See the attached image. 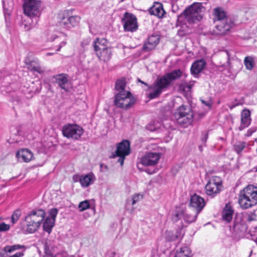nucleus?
<instances>
[{"instance_id": "nucleus-1", "label": "nucleus", "mask_w": 257, "mask_h": 257, "mask_svg": "<svg viewBox=\"0 0 257 257\" xmlns=\"http://www.w3.org/2000/svg\"><path fill=\"white\" fill-rule=\"evenodd\" d=\"M126 86V79L122 77L117 79L115 84V89L118 91L115 94L114 103L119 108L128 109L131 107L136 101L131 92L124 89Z\"/></svg>"}, {"instance_id": "nucleus-2", "label": "nucleus", "mask_w": 257, "mask_h": 257, "mask_svg": "<svg viewBox=\"0 0 257 257\" xmlns=\"http://www.w3.org/2000/svg\"><path fill=\"white\" fill-rule=\"evenodd\" d=\"M238 203L242 209H248L257 204V187L248 185L238 195Z\"/></svg>"}, {"instance_id": "nucleus-3", "label": "nucleus", "mask_w": 257, "mask_h": 257, "mask_svg": "<svg viewBox=\"0 0 257 257\" xmlns=\"http://www.w3.org/2000/svg\"><path fill=\"white\" fill-rule=\"evenodd\" d=\"M45 215V211L42 209H34L30 212L24 218L27 224V231L30 233L36 231Z\"/></svg>"}, {"instance_id": "nucleus-4", "label": "nucleus", "mask_w": 257, "mask_h": 257, "mask_svg": "<svg viewBox=\"0 0 257 257\" xmlns=\"http://www.w3.org/2000/svg\"><path fill=\"white\" fill-rule=\"evenodd\" d=\"M41 5L40 0H26L23 5L24 14L32 20L33 25H36L39 20L41 14Z\"/></svg>"}, {"instance_id": "nucleus-5", "label": "nucleus", "mask_w": 257, "mask_h": 257, "mask_svg": "<svg viewBox=\"0 0 257 257\" xmlns=\"http://www.w3.org/2000/svg\"><path fill=\"white\" fill-rule=\"evenodd\" d=\"M204 10L202 3H194L185 10V20L189 23L200 21L202 18V12Z\"/></svg>"}, {"instance_id": "nucleus-6", "label": "nucleus", "mask_w": 257, "mask_h": 257, "mask_svg": "<svg viewBox=\"0 0 257 257\" xmlns=\"http://www.w3.org/2000/svg\"><path fill=\"white\" fill-rule=\"evenodd\" d=\"M159 158V154L155 153H149L139 159V161L137 163V168L141 171H145L149 174H154L156 172V169H145L144 167L155 165Z\"/></svg>"}, {"instance_id": "nucleus-7", "label": "nucleus", "mask_w": 257, "mask_h": 257, "mask_svg": "<svg viewBox=\"0 0 257 257\" xmlns=\"http://www.w3.org/2000/svg\"><path fill=\"white\" fill-rule=\"evenodd\" d=\"M175 117L178 123L185 127L191 124L194 114L190 107L182 105L176 111Z\"/></svg>"}, {"instance_id": "nucleus-8", "label": "nucleus", "mask_w": 257, "mask_h": 257, "mask_svg": "<svg viewBox=\"0 0 257 257\" xmlns=\"http://www.w3.org/2000/svg\"><path fill=\"white\" fill-rule=\"evenodd\" d=\"M199 213L193 209H189L183 210L180 209H177L173 215L172 219L173 222H177L180 219L183 218L187 224H190L196 221Z\"/></svg>"}, {"instance_id": "nucleus-9", "label": "nucleus", "mask_w": 257, "mask_h": 257, "mask_svg": "<svg viewBox=\"0 0 257 257\" xmlns=\"http://www.w3.org/2000/svg\"><path fill=\"white\" fill-rule=\"evenodd\" d=\"M62 132L64 137L67 139L77 141L81 138L84 130L82 127L75 123H68L63 126Z\"/></svg>"}, {"instance_id": "nucleus-10", "label": "nucleus", "mask_w": 257, "mask_h": 257, "mask_svg": "<svg viewBox=\"0 0 257 257\" xmlns=\"http://www.w3.org/2000/svg\"><path fill=\"white\" fill-rule=\"evenodd\" d=\"M222 181L218 176H213L206 184L205 189L207 195L214 197L222 190Z\"/></svg>"}, {"instance_id": "nucleus-11", "label": "nucleus", "mask_w": 257, "mask_h": 257, "mask_svg": "<svg viewBox=\"0 0 257 257\" xmlns=\"http://www.w3.org/2000/svg\"><path fill=\"white\" fill-rule=\"evenodd\" d=\"M59 24L61 26L66 29L77 26L79 23L80 18L78 16H70L69 11H65L59 16Z\"/></svg>"}, {"instance_id": "nucleus-12", "label": "nucleus", "mask_w": 257, "mask_h": 257, "mask_svg": "<svg viewBox=\"0 0 257 257\" xmlns=\"http://www.w3.org/2000/svg\"><path fill=\"white\" fill-rule=\"evenodd\" d=\"M124 31L134 32L138 29L136 17L130 13L125 12L121 19Z\"/></svg>"}, {"instance_id": "nucleus-13", "label": "nucleus", "mask_w": 257, "mask_h": 257, "mask_svg": "<svg viewBox=\"0 0 257 257\" xmlns=\"http://www.w3.org/2000/svg\"><path fill=\"white\" fill-rule=\"evenodd\" d=\"M205 205V202L204 199L200 196L194 194L191 196L189 202L190 209H193L199 213Z\"/></svg>"}, {"instance_id": "nucleus-14", "label": "nucleus", "mask_w": 257, "mask_h": 257, "mask_svg": "<svg viewBox=\"0 0 257 257\" xmlns=\"http://www.w3.org/2000/svg\"><path fill=\"white\" fill-rule=\"evenodd\" d=\"M131 153L130 143L128 141L124 140L118 143L115 152L110 156L111 158H114L116 156H127Z\"/></svg>"}, {"instance_id": "nucleus-15", "label": "nucleus", "mask_w": 257, "mask_h": 257, "mask_svg": "<svg viewBox=\"0 0 257 257\" xmlns=\"http://www.w3.org/2000/svg\"><path fill=\"white\" fill-rule=\"evenodd\" d=\"M148 92L146 95L150 99L158 97L161 94V77H158L156 81L148 87Z\"/></svg>"}, {"instance_id": "nucleus-16", "label": "nucleus", "mask_w": 257, "mask_h": 257, "mask_svg": "<svg viewBox=\"0 0 257 257\" xmlns=\"http://www.w3.org/2000/svg\"><path fill=\"white\" fill-rule=\"evenodd\" d=\"M231 28V24L225 21L220 22L213 30L212 34L217 36H223L227 34Z\"/></svg>"}, {"instance_id": "nucleus-17", "label": "nucleus", "mask_w": 257, "mask_h": 257, "mask_svg": "<svg viewBox=\"0 0 257 257\" xmlns=\"http://www.w3.org/2000/svg\"><path fill=\"white\" fill-rule=\"evenodd\" d=\"M181 75V71L177 69L162 77V90L169 86L173 80L180 77Z\"/></svg>"}, {"instance_id": "nucleus-18", "label": "nucleus", "mask_w": 257, "mask_h": 257, "mask_svg": "<svg viewBox=\"0 0 257 257\" xmlns=\"http://www.w3.org/2000/svg\"><path fill=\"white\" fill-rule=\"evenodd\" d=\"M160 39L159 35H152L149 36L142 48V49L145 52L150 51L155 48L157 45L159 43Z\"/></svg>"}, {"instance_id": "nucleus-19", "label": "nucleus", "mask_w": 257, "mask_h": 257, "mask_svg": "<svg viewBox=\"0 0 257 257\" xmlns=\"http://www.w3.org/2000/svg\"><path fill=\"white\" fill-rule=\"evenodd\" d=\"M250 111L247 109H244L241 112V124L238 127L239 131H242L248 127L251 121Z\"/></svg>"}, {"instance_id": "nucleus-20", "label": "nucleus", "mask_w": 257, "mask_h": 257, "mask_svg": "<svg viewBox=\"0 0 257 257\" xmlns=\"http://www.w3.org/2000/svg\"><path fill=\"white\" fill-rule=\"evenodd\" d=\"M55 78L56 83L62 89L66 92L68 91L67 85L68 84V75L66 74H60L54 77Z\"/></svg>"}, {"instance_id": "nucleus-21", "label": "nucleus", "mask_w": 257, "mask_h": 257, "mask_svg": "<svg viewBox=\"0 0 257 257\" xmlns=\"http://www.w3.org/2000/svg\"><path fill=\"white\" fill-rule=\"evenodd\" d=\"M206 63L203 59H200L194 62L191 67V74L197 76L205 68Z\"/></svg>"}, {"instance_id": "nucleus-22", "label": "nucleus", "mask_w": 257, "mask_h": 257, "mask_svg": "<svg viewBox=\"0 0 257 257\" xmlns=\"http://www.w3.org/2000/svg\"><path fill=\"white\" fill-rule=\"evenodd\" d=\"M143 199V195L141 193H136L131 196V198H128L125 203V207L127 210L133 212L134 210L133 207L130 208L129 205L131 204L134 206L137 203L139 202Z\"/></svg>"}, {"instance_id": "nucleus-23", "label": "nucleus", "mask_w": 257, "mask_h": 257, "mask_svg": "<svg viewBox=\"0 0 257 257\" xmlns=\"http://www.w3.org/2000/svg\"><path fill=\"white\" fill-rule=\"evenodd\" d=\"M25 63L28 69L31 71L36 72L39 74H42L45 72V69L41 66L38 60H32L30 62L25 60Z\"/></svg>"}, {"instance_id": "nucleus-24", "label": "nucleus", "mask_w": 257, "mask_h": 257, "mask_svg": "<svg viewBox=\"0 0 257 257\" xmlns=\"http://www.w3.org/2000/svg\"><path fill=\"white\" fill-rule=\"evenodd\" d=\"M108 41L105 38H96L93 42L92 46L96 53L107 48Z\"/></svg>"}, {"instance_id": "nucleus-25", "label": "nucleus", "mask_w": 257, "mask_h": 257, "mask_svg": "<svg viewBox=\"0 0 257 257\" xmlns=\"http://www.w3.org/2000/svg\"><path fill=\"white\" fill-rule=\"evenodd\" d=\"M17 157L25 162L31 161L33 158V154L31 151L28 149H23L19 150L16 154Z\"/></svg>"}, {"instance_id": "nucleus-26", "label": "nucleus", "mask_w": 257, "mask_h": 257, "mask_svg": "<svg viewBox=\"0 0 257 257\" xmlns=\"http://www.w3.org/2000/svg\"><path fill=\"white\" fill-rule=\"evenodd\" d=\"M233 210L230 204H227L222 212L223 220L226 222H229L232 219Z\"/></svg>"}, {"instance_id": "nucleus-27", "label": "nucleus", "mask_w": 257, "mask_h": 257, "mask_svg": "<svg viewBox=\"0 0 257 257\" xmlns=\"http://www.w3.org/2000/svg\"><path fill=\"white\" fill-rule=\"evenodd\" d=\"M98 58L104 62L108 61L112 56V52L110 48L107 47L96 53Z\"/></svg>"}, {"instance_id": "nucleus-28", "label": "nucleus", "mask_w": 257, "mask_h": 257, "mask_svg": "<svg viewBox=\"0 0 257 257\" xmlns=\"http://www.w3.org/2000/svg\"><path fill=\"white\" fill-rule=\"evenodd\" d=\"M26 247L24 245L14 244L13 245H7L4 247L2 251L0 252V255L4 256L7 253H11L15 250H20L21 249H25Z\"/></svg>"}, {"instance_id": "nucleus-29", "label": "nucleus", "mask_w": 257, "mask_h": 257, "mask_svg": "<svg viewBox=\"0 0 257 257\" xmlns=\"http://www.w3.org/2000/svg\"><path fill=\"white\" fill-rule=\"evenodd\" d=\"M213 15L214 16V21L215 20L221 22L224 21L226 18V13L222 8L218 7L213 10Z\"/></svg>"}, {"instance_id": "nucleus-30", "label": "nucleus", "mask_w": 257, "mask_h": 257, "mask_svg": "<svg viewBox=\"0 0 257 257\" xmlns=\"http://www.w3.org/2000/svg\"><path fill=\"white\" fill-rule=\"evenodd\" d=\"M93 175L92 174H86L85 175H81L79 178L81 185L83 187H87L91 184L93 183L92 179Z\"/></svg>"}, {"instance_id": "nucleus-31", "label": "nucleus", "mask_w": 257, "mask_h": 257, "mask_svg": "<svg viewBox=\"0 0 257 257\" xmlns=\"http://www.w3.org/2000/svg\"><path fill=\"white\" fill-rule=\"evenodd\" d=\"M183 235L184 232H183L182 229H180L175 234L170 231H167L166 232V238L169 241H172L182 237Z\"/></svg>"}, {"instance_id": "nucleus-32", "label": "nucleus", "mask_w": 257, "mask_h": 257, "mask_svg": "<svg viewBox=\"0 0 257 257\" xmlns=\"http://www.w3.org/2000/svg\"><path fill=\"white\" fill-rule=\"evenodd\" d=\"M149 13L151 15L157 16L159 18H161L160 13L161 12V3L159 2H155L154 5L149 8Z\"/></svg>"}, {"instance_id": "nucleus-33", "label": "nucleus", "mask_w": 257, "mask_h": 257, "mask_svg": "<svg viewBox=\"0 0 257 257\" xmlns=\"http://www.w3.org/2000/svg\"><path fill=\"white\" fill-rule=\"evenodd\" d=\"M55 222V221L52 220L50 217H47L43 223V228L44 231L50 234L52 231V228L54 226Z\"/></svg>"}, {"instance_id": "nucleus-34", "label": "nucleus", "mask_w": 257, "mask_h": 257, "mask_svg": "<svg viewBox=\"0 0 257 257\" xmlns=\"http://www.w3.org/2000/svg\"><path fill=\"white\" fill-rule=\"evenodd\" d=\"M191 250L187 246L183 247L177 250L174 257H191Z\"/></svg>"}, {"instance_id": "nucleus-35", "label": "nucleus", "mask_w": 257, "mask_h": 257, "mask_svg": "<svg viewBox=\"0 0 257 257\" xmlns=\"http://www.w3.org/2000/svg\"><path fill=\"white\" fill-rule=\"evenodd\" d=\"M44 250L45 255L44 256H56L52 252V245L51 241L49 240H47L43 242Z\"/></svg>"}, {"instance_id": "nucleus-36", "label": "nucleus", "mask_w": 257, "mask_h": 257, "mask_svg": "<svg viewBox=\"0 0 257 257\" xmlns=\"http://www.w3.org/2000/svg\"><path fill=\"white\" fill-rule=\"evenodd\" d=\"M253 59L252 57L250 56L246 57L244 60V64L247 70H251L253 66Z\"/></svg>"}, {"instance_id": "nucleus-37", "label": "nucleus", "mask_w": 257, "mask_h": 257, "mask_svg": "<svg viewBox=\"0 0 257 257\" xmlns=\"http://www.w3.org/2000/svg\"><path fill=\"white\" fill-rule=\"evenodd\" d=\"M21 215V211L20 209L16 210L11 216V221L13 224L16 223Z\"/></svg>"}, {"instance_id": "nucleus-38", "label": "nucleus", "mask_w": 257, "mask_h": 257, "mask_svg": "<svg viewBox=\"0 0 257 257\" xmlns=\"http://www.w3.org/2000/svg\"><path fill=\"white\" fill-rule=\"evenodd\" d=\"M90 207V203L89 201L85 200L81 201L79 203L78 208L80 211H83L89 208Z\"/></svg>"}, {"instance_id": "nucleus-39", "label": "nucleus", "mask_w": 257, "mask_h": 257, "mask_svg": "<svg viewBox=\"0 0 257 257\" xmlns=\"http://www.w3.org/2000/svg\"><path fill=\"white\" fill-rule=\"evenodd\" d=\"M58 213V209L57 208H54L51 209L49 211V216L48 217H50L52 220L55 221Z\"/></svg>"}, {"instance_id": "nucleus-40", "label": "nucleus", "mask_w": 257, "mask_h": 257, "mask_svg": "<svg viewBox=\"0 0 257 257\" xmlns=\"http://www.w3.org/2000/svg\"><path fill=\"white\" fill-rule=\"evenodd\" d=\"M246 144L245 142H239L234 145V149L237 153H239L244 149Z\"/></svg>"}, {"instance_id": "nucleus-41", "label": "nucleus", "mask_w": 257, "mask_h": 257, "mask_svg": "<svg viewBox=\"0 0 257 257\" xmlns=\"http://www.w3.org/2000/svg\"><path fill=\"white\" fill-rule=\"evenodd\" d=\"M257 220V210L253 211L250 212L248 214L247 216V220L248 221H252Z\"/></svg>"}, {"instance_id": "nucleus-42", "label": "nucleus", "mask_w": 257, "mask_h": 257, "mask_svg": "<svg viewBox=\"0 0 257 257\" xmlns=\"http://www.w3.org/2000/svg\"><path fill=\"white\" fill-rule=\"evenodd\" d=\"M10 228L9 224H6L5 222L0 223V232H5L8 231Z\"/></svg>"}, {"instance_id": "nucleus-43", "label": "nucleus", "mask_w": 257, "mask_h": 257, "mask_svg": "<svg viewBox=\"0 0 257 257\" xmlns=\"http://www.w3.org/2000/svg\"><path fill=\"white\" fill-rule=\"evenodd\" d=\"M125 156H126L124 155L116 156V157H119L118 159L117 160V162L120 163L121 166H122L123 164L124 160L125 158Z\"/></svg>"}, {"instance_id": "nucleus-44", "label": "nucleus", "mask_w": 257, "mask_h": 257, "mask_svg": "<svg viewBox=\"0 0 257 257\" xmlns=\"http://www.w3.org/2000/svg\"><path fill=\"white\" fill-rule=\"evenodd\" d=\"M256 129L255 128H250L248 129L245 134L246 137H250L251 135L256 131Z\"/></svg>"}, {"instance_id": "nucleus-45", "label": "nucleus", "mask_w": 257, "mask_h": 257, "mask_svg": "<svg viewBox=\"0 0 257 257\" xmlns=\"http://www.w3.org/2000/svg\"><path fill=\"white\" fill-rule=\"evenodd\" d=\"M208 138V134L205 133L202 135L201 140L203 143H205Z\"/></svg>"}, {"instance_id": "nucleus-46", "label": "nucleus", "mask_w": 257, "mask_h": 257, "mask_svg": "<svg viewBox=\"0 0 257 257\" xmlns=\"http://www.w3.org/2000/svg\"><path fill=\"white\" fill-rule=\"evenodd\" d=\"M31 25L34 26L33 25H32V23L31 24ZM22 26L24 27L27 31L29 30L31 28V25H28L27 24L25 23V22L22 23Z\"/></svg>"}, {"instance_id": "nucleus-47", "label": "nucleus", "mask_w": 257, "mask_h": 257, "mask_svg": "<svg viewBox=\"0 0 257 257\" xmlns=\"http://www.w3.org/2000/svg\"><path fill=\"white\" fill-rule=\"evenodd\" d=\"M235 101L236 102L235 103H233L231 106H229V108L230 109H232V108H233L234 107H235L236 106H238V105L242 104L241 102H240V101H237L236 99L235 100Z\"/></svg>"}, {"instance_id": "nucleus-48", "label": "nucleus", "mask_w": 257, "mask_h": 257, "mask_svg": "<svg viewBox=\"0 0 257 257\" xmlns=\"http://www.w3.org/2000/svg\"><path fill=\"white\" fill-rule=\"evenodd\" d=\"M24 255L23 252H18L13 255L10 256L9 257H22Z\"/></svg>"}, {"instance_id": "nucleus-49", "label": "nucleus", "mask_w": 257, "mask_h": 257, "mask_svg": "<svg viewBox=\"0 0 257 257\" xmlns=\"http://www.w3.org/2000/svg\"><path fill=\"white\" fill-rule=\"evenodd\" d=\"M201 101L204 104L207 106L208 107L210 108L211 107L212 103L210 101H205L203 100H202Z\"/></svg>"}, {"instance_id": "nucleus-50", "label": "nucleus", "mask_w": 257, "mask_h": 257, "mask_svg": "<svg viewBox=\"0 0 257 257\" xmlns=\"http://www.w3.org/2000/svg\"><path fill=\"white\" fill-rule=\"evenodd\" d=\"M147 128L152 132H153L156 130V127L153 126L152 124H150L147 126Z\"/></svg>"}, {"instance_id": "nucleus-51", "label": "nucleus", "mask_w": 257, "mask_h": 257, "mask_svg": "<svg viewBox=\"0 0 257 257\" xmlns=\"http://www.w3.org/2000/svg\"><path fill=\"white\" fill-rule=\"evenodd\" d=\"M89 44V41L87 40H83L81 43V45L82 47H85V46L88 45Z\"/></svg>"}, {"instance_id": "nucleus-52", "label": "nucleus", "mask_w": 257, "mask_h": 257, "mask_svg": "<svg viewBox=\"0 0 257 257\" xmlns=\"http://www.w3.org/2000/svg\"><path fill=\"white\" fill-rule=\"evenodd\" d=\"M194 85V82H190L189 83L187 84L186 86V87L188 89V90H189L191 89L192 87Z\"/></svg>"}, {"instance_id": "nucleus-53", "label": "nucleus", "mask_w": 257, "mask_h": 257, "mask_svg": "<svg viewBox=\"0 0 257 257\" xmlns=\"http://www.w3.org/2000/svg\"><path fill=\"white\" fill-rule=\"evenodd\" d=\"M100 168L101 170V171H104V169L107 170V167L106 165H104L103 164H100Z\"/></svg>"}, {"instance_id": "nucleus-54", "label": "nucleus", "mask_w": 257, "mask_h": 257, "mask_svg": "<svg viewBox=\"0 0 257 257\" xmlns=\"http://www.w3.org/2000/svg\"><path fill=\"white\" fill-rule=\"evenodd\" d=\"M66 44V42H64V41H62L60 44V46L59 47V48H58V49L57 50V51H59L61 49V48L64 46H65Z\"/></svg>"}, {"instance_id": "nucleus-55", "label": "nucleus", "mask_w": 257, "mask_h": 257, "mask_svg": "<svg viewBox=\"0 0 257 257\" xmlns=\"http://www.w3.org/2000/svg\"><path fill=\"white\" fill-rule=\"evenodd\" d=\"M80 177H79L78 175H74L73 177V180L74 181V182H77L78 180H79V178Z\"/></svg>"}, {"instance_id": "nucleus-56", "label": "nucleus", "mask_w": 257, "mask_h": 257, "mask_svg": "<svg viewBox=\"0 0 257 257\" xmlns=\"http://www.w3.org/2000/svg\"><path fill=\"white\" fill-rule=\"evenodd\" d=\"M166 14L165 10L163 8V5H162V18L164 17V15Z\"/></svg>"}, {"instance_id": "nucleus-57", "label": "nucleus", "mask_w": 257, "mask_h": 257, "mask_svg": "<svg viewBox=\"0 0 257 257\" xmlns=\"http://www.w3.org/2000/svg\"><path fill=\"white\" fill-rule=\"evenodd\" d=\"M138 81L139 82H140L141 83H143V84H145V85L148 86V84H147L146 82L142 81L140 79H139H139H138Z\"/></svg>"}, {"instance_id": "nucleus-58", "label": "nucleus", "mask_w": 257, "mask_h": 257, "mask_svg": "<svg viewBox=\"0 0 257 257\" xmlns=\"http://www.w3.org/2000/svg\"><path fill=\"white\" fill-rule=\"evenodd\" d=\"M111 257H115V252H112V256Z\"/></svg>"}, {"instance_id": "nucleus-59", "label": "nucleus", "mask_w": 257, "mask_h": 257, "mask_svg": "<svg viewBox=\"0 0 257 257\" xmlns=\"http://www.w3.org/2000/svg\"><path fill=\"white\" fill-rule=\"evenodd\" d=\"M4 15H5V19H7V16H6V13L5 12V11H4Z\"/></svg>"}, {"instance_id": "nucleus-60", "label": "nucleus", "mask_w": 257, "mask_h": 257, "mask_svg": "<svg viewBox=\"0 0 257 257\" xmlns=\"http://www.w3.org/2000/svg\"><path fill=\"white\" fill-rule=\"evenodd\" d=\"M44 257H57L56 256H44Z\"/></svg>"}, {"instance_id": "nucleus-61", "label": "nucleus", "mask_w": 257, "mask_h": 257, "mask_svg": "<svg viewBox=\"0 0 257 257\" xmlns=\"http://www.w3.org/2000/svg\"><path fill=\"white\" fill-rule=\"evenodd\" d=\"M255 172H257V166L256 167H255Z\"/></svg>"}, {"instance_id": "nucleus-62", "label": "nucleus", "mask_w": 257, "mask_h": 257, "mask_svg": "<svg viewBox=\"0 0 257 257\" xmlns=\"http://www.w3.org/2000/svg\"><path fill=\"white\" fill-rule=\"evenodd\" d=\"M199 148H200V150L201 151H202V147H199Z\"/></svg>"}, {"instance_id": "nucleus-63", "label": "nucleus", "mask_w": 257, "mask_h": 257, "mask_svg": "<svg viewBox=\"0 0 257 257\" xmlns=\"http://www.w3.org/2000/svg\"><path fill=\"white\" fill-rule=\"evenodd\" d=\"M2 72L0 71V75L2 74Z\"/></svg>"}, {"instance_id": "nucleus-64", "label": "nucleus", "mask_w": 257, "mask_h": 257, "mask_svg": "<svg viewBox=\"0 0 257 257\" xmlns=\"http://www.w3.org/2000/svg\"><path fill=\"white\" fill-rule=\"evenodd\" d=\"M124 0H121V1H123Z\"/></svg>"}]
</instances>
